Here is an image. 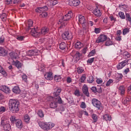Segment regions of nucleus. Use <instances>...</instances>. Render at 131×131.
<instances>
[{"label":"nucleus","instance_id":"obj_13","mask_svg":"<svg viewBox=\"0 0 131 131\" xmlns=\"http://www.w3.org/2000/svg\"><path fill=\"white\" fill-rule=\"evenodd\" d=\"M0 56L2 57H7L8 56V51L3 47H0Z\"/></svg>","mask_w":131,"mask_h":131},{"label":"nucleus","instance_id":"obj_28","mask_svg":"<svg viewBox=\"0 0 131 131\" xmlns=\"http://www.w3.org/2000/svg\"><path fill=\"white\" fill-rule=\"evenodd\" d=\"M48 32H49V28H47V27H45L42 28L41 30V34L45 35V34H47Z\"/></svg>","mask_w":131,"mask_h":131},{"label":"nucleus","instance_id":"obj_61","mask_svg":"<svg viewBox=\"0 0 131 131\" xmlns=\"http://www.w3.org/2000/svg\"><path fill=\"white\" fill-rule=\"evenodd\" d=\"M41 15L42 17H47L48 16V13L47 12H42L41 14Z\"/></svg>","mask_w":131,"mask_h":131},{"label":"nucleus","instance_id":"obj_16","mask_svg":"<svg viewBox=\"0 0 131 131\" xmlns=\"http://www.w3.org/2000/svg\"><path fill=\"white\" fill-rule=\"evenodd\" d=\"M82 92L85 96L86 97H90V93H89V88L86 85L84 84L83 86Z\"/></svg>","mask_w":131,"mask_h":131},{"label":"nucleus","instance_id":"obj_7","mask_svg":"<svg viewBox=\"0 0 131 131\" xmlns=\"http://www.w3.org/2000/svg\"><path fill=\"white\" fill-rule=\"evenodd\" d=\"M92 103L98 110H101V109H102V103H101V101L97 99L93 98L92 99Z\"/></svg>","mask_w":131,"mask_h":131},{"label":"nucleus","instance_id":"obj_45","mask_svg":"<svg viewBox=\"0 0 131 131\" xmlns=\"http://www.w3.org/2000/svg\"><path fill=\"white\" fill-rule=\"evenodd\" d=\"M128 32H129V28H125L123 30V35H125V34H126V33H128Z\"/></svg>","mask_w":131,"mask_h":131},{"label":"nucleus","instance_id":"obj_24","mask_svg":"<svg viewBox=\"0 0 131 131\" xmlns=\"http://www.w3.org/2000/svg\"><path fill=\"white\" fill-rule=\"evenodd\" d=\"M17 53L11 52L9 53V56L11 57L9 59H12V60L13 59H17Z\"/></svg>","mask_w":131,"mask_h":131},{"label":"nucleus","instance_id":"obj_19","mask_svg":"<svg viewBox=\"0 0 131 131\" xmlns=\"http://www.w3.org/2000/svg\"><path fill=\"white\" fill-rule=\"evenodd\" d=\"M0 90L1 91H2V92H4V93H5L6 94H8V93H9L10 92V88H9V87H7L6 85L1 86Z\"/></svg>","mask_w":131,"mask_h":131},{"label":"nucleus","instance_id":"obj_35","mask_svg":"<svg viewBox=\"0 0 131 131\" xmlns=\"http://www.w3.org/2000/svg\"><path fill=\"white\" fill-rule=\"evenodd\" d=\"M24 119L25 122H26L27 123H29V121L30 120V117H29V115L27 114L24 117Z\"/></svg>","mask_w":131,"mask_h":131},{"label":"nucleus","instance_id":"obj_40","mask_svg":"<svg viewBox=\"0 0 131 131\" xmlns=\"http://www.w3.org/2000/svg\"><path fill=\"white\" fill-rule=\"evenodd\" d=\"M1 18L3 21H6L7 20V14L6 13H3L1 16Z\"/></svg>","mask_w":131,"mask_h":131},{"label":"nucleus","instance_id":"obj_36","mask_svg":"<svg viewBox=\"0 0 131 131\" xmlns=\"http://www.w3.org/2000/svg\"><path fill=\"white\" fill-rule=\"evenodd\" d=\"M92 118L93 119L94 123L97 122L98 120V116L95 114H93L92 115Z\"/></svg>","mask_w":131,"mask_h":131},{"label":"nucleus","instance_id":"obj_15","mask_svg":"<svg viewBox=\"0 0 131 131\" xmlns=\"http://www.w3.org/2000/svg\"><path fill=\"white\" fill-rule=\"evenodd\" d=\"M44 77L47 80H53V73L51 72H47L45 74Z\"/></svg>","mask_w":131,"mask_h":131},{"label":"nucleus","instance_id":"obj_49","mask_svg":"<svg viewBox=\"0 0 131 131\" xmlns=\"http://www.w3.org/2000/svg\"><path fill=\"white\" fill-rule=\"evenodd\" d=\"M51 4L52 5V6H55V5L58 4V1L56 0H51Z\"/></svg>","mask_w":131,"mask_h":131},{"label":"nucleus","instance_id":"obj_31","mask_svg":"<svg viewBox=\"0 0 131 131\" xmlns=\"http://www.w3.org/2000/svg\"><path fill=\"white\" fill-rule=\"evenodd\" d=\"M66 43L64 42H62L61 43L59 44V49L63 51L66 49Z\"/></svg>","mask_w":131,"mask_h":131},{"label":"nucleus","instance_id":"obj_34","mask_svg":"<svg viewBox=\"0 0 131 131\" xmlns=\"http://www.w3.org/2000/svg\"><path fill=\"white\" fill-rule=\"evenodd\" d=\"M123 57H124L126 59H127L128 58H129L130 57V54H129V53H128L127 51L124 52L123 53Z\"/></svg>","mask_w":131,"mask_h":131},{"label":"nucleus","instance_id":"obj_48","mask_svg":"<svg viewBox=\"0 0 131 131\" xmlns=\"http://www.w3.org/2000/svg\"><path fill=\"white\" fill-rule=\"evenodd\" d=\"M129 102V98H126L124 100L123 103L124 104V105H126V104H128Z\"/></svg>","mask_w":131,"mask_h":131},{"label":"nucleus","instance_id":"obj_8","mask_svg":"<svg viewBox=\"0 0 131 131\" xmlns=\"http://www.w3.org/2000/svg\"><path fill=\"white\" fill-rule=\"evenodd\" d=\"M61 36L62 39L64 40H72V39L73 38L72 34L69 33L68 31L64 32Z\"/></svg>","mask_w":131,"mask_h":131},{"label":"nucleus","instance_id":"obj_57","mask_svg":"<svg viewBox=\"0 0 131 131\" xmlns=\"http://www.w3.org/2000/svg\"><path fill=\"white\" fill-rule=\"evenodd\" d=\"M22 78L24 81H25V82L27 81V76H26V75H23L22 76Z\"/></svg>","mask_w":131,"mask_h":131},{"label":"nucleus","instance_id":"obj_59","mask_svg":"<svg viewBox=\"0 0 131 131\" xmlns=\"http://www.w3.org/2000/svg\"><path fill=\"white\" fill-rule=\"evenodd\" d=\"M96 82L98 84H101V83H102V82H103V80H102V79H97L96 80Z\"/></svg>","mask_w":131,"mask_h":131},{"label":"nucleus","instance_id":"obj_23","mask_svg":"<svg viewBox=\"0 0 131 131\" xmlns=\"http://www.w3.org/2000/svg\"><path fill=\"white\" fill-rule=\"evenodd\" d=\"M83 47V44H82L80 41H77L75 43V49H77V50H78V49H81Z\"/></svg>","mask_w":131,"mask_h":131},{"label":"nucleus","instance_id":"obj_64","mask_svg":"<svg viewBox=\"0 0 131 131\" xmlns=\"http://www.w3.org/2000/svg\"><path fill=\"white\" fill-rule=\"evenodd\" d=\"M110 19H111V20L112 21H114V22H115V21H116V18H115L114 16H110Z\"/></svg>","mask_w":131,"mask_h":131},{"label":"nucleus","instance_id":"obj_17","mask_svg":"<svg viewBox=\"0 0 131 131\" xmlns=\"http://www.w3.org/2000/svg\"><path fill=\"white\" fill-rule=\"evenodd\" d=\"M93 14H94V15L95 16H97V17H98V18H100V16L102 15L101 12L100 11V9H99V7H98V6H97L95 9L94 10Z\"/></svg>","mask_w":131,"mask_h":131},{"label":"nucleus","instance_id":"obj_5","mask_svg":"<svg viewBox=\"0 0 131 131\" xmlns=\"http://www.w3.org/2000/svg\"><path fill=\"white\" fill-rule=\"evenodd\" d=\"M55 92L53 93L54 96L55 97V100H57L58 104H63V101L62 100V98L59 96L60 93L62 91L61 88H56L55 90Z\"/></svg>","mask_w":131,"mask_h":131},{"label":"nucleus","instance_id":"obj_46","mask_svg":"<svg viewBox=\"0 0 131 131\" xmlns=\"http://www.w3.org/2000/svg\"><path fill=\"white\" fill-rule=\"evenodd\" d=\"M0 73H2V74H3L4 76H5V77H6V76L8 75V74H7V72H6V71H5V70L4 69H2L1 70H0Z\"/></svg>","mask_w":131,"mask_h":131},{"label":"nucleus","instance_id":"obj_10","mask_svg":"<svg viewBox=\"0 0 131 131\" xmlns=\"http://www.w3.org/2000/svg\"><path fill=\"white\" fill-rule=\"evenodd\" d=\"M107 36L106 35H100L96 39V43H100V42L105 41L107 40Z\"/></svg>","mask_w":131,"mask_h":131},{"label":"nucleus","instance_id":"obj_42","mask_svg":"<svg viewBox=\"0 0 131 131\" xmlns=\"http://www.w3.org/2000/svg\"><path fill=\"white\" fill-rule=\"evenodd\" d=\"M95 54H96V49H94L91 51L88 55V57H92V56H95Z\"/></svg>","mask_w":131,"mask_h":131},{"label":"nucleus","instance_id":"obj_52","mask_svg":"<svg viewBox=\"0 0 131 131\" xmlns=\"http://www.w3.org/2000/svg\"><path fill=\"white\" fill-rule=\"evenodd\" d=\"M112 82H113V80L112 79L108 80V81L106 82V86H109V85H110V84H111Z\"/></svg>","mask_w":131,"mask_h":131},{"label":"nucleus","instance_id":"obj_11","mask_svg":"<svg viewBox=\"0 0 131 131\" xmlns=\"http://www.w3.org/2000/svg\"><path fill=\"white\" fill-rule=\"evenodd\" d=\"M68 4L69 6H74V7H77L79 6L80 4V1L79 0H69L68 1Z\"/></svg>","mask_w":131,"mask_h":131},{"label":"nucleus","instance_id":"obj_14","mask_svg":"<svg viewBox=\"0 0 131 131\" xmlns=\"http://www.w3.org/2000/svg\"><path fill=\"white\" fill-rule=\"evenodd\" d=\"M36 55H37V50H31L27 52V55L29 56V57L36 56Z\"/></svg>","mask_w":131,"mask_h":131},{"label":"nucleus","instance_id":"obj_30","mask_svg":"<svg viewBox=\"0 0 131 131\" xmlns=\"http://www.w3.org/2000/svg\"><path fill=\"white\" fill-rule=\"evenodd\" d=\"M37 114L40 118H42L45 117V114H43V112L41 110H38Z\"/></svg>","mask_w":131,"mask_h":131},{"label":"nucleus","instance_id":"obj_58","mask_svg":"<svg viewBox=\"0 0 131 131\" xmlns=\"http://www.w3.org/2000/svg\"><path fill=\"white\" fill-rule=\"evenodd\" d=\"M101 32V29H100V28H95V33H100V32Z\"/></svg>","mask_w":131,"mask_h":131},{"label":"nucleus","instance_id":"obj_55","mask_svg":"<svg viewBox=\"0 0 131 131\" xmlns=\"http://www.w3.org/2000/svg\"><path fill=\"white\" fill-rule=\"evenodd\" d=\"M41 7H37V8L35 10V12L36 13H41Z\"/></svg>","mask_w":131,"mask_h":131},{"label":"nucleus","instance_id":"obj_63","mask_svg":"<svg viewBox=\"0 0 131 131\" xmlns=\"http://www.w3.org/2000/svg\"><path fill=\"white\" fill-rule=\"evenodd\" d=\"M5 41V38L3 37H0V43H4V42Z\"/></svg>","mask_w":131,"mask_h":131},{"label":"nucleus","instance_id":"obj_2","mask_svg":"<svg viewBox=\"0 0 131 131\" xmlns=\"http://www.w3.org/2000/svg\"><path fill=\"white\" fill-rule=\"evenodd\" d=\"M9 107L12 113H18L20 110V102L17 99H10L9 102Z\"/></svg>","mask_w":131,"mask_h":131},{"label":"nucleus","instance_id":"obj_39","mask_svg":"<svg viewBox=\"0 0 131 131\" xmlns=\"http://www.w3.org/2000/svg\"><path fill=\"white\" fill-rule=\"evenodd\" d=\"M38 70L39 71H43L45 70V64H40L38 66Z\"/></svg>","mask_w":131,"mask_h":131},{"label":"nucleus","instance_id":"obj_37","mask_svg":"<svg viewBox=\"0 0 131 131\" xmlns=\"http://www.w3.org/2000/svg\"><path fill=\"white\" fill-rule=\"evenodd\" d=\"M18 119H17V118H16L15 116H11L10 118V121L12 123H16V121L18 120Z\"/></svg>","mask_w":131,"mask_h":131},{"label":"nucleus","instance_id":"obj_44","mask_svg":"<svg viewBox=\"0 0 131 131\" xmlns=\"http://www.w3.org/2000/svg\"><path fill=\"white\" fill-rule=\"evenodd\" d=\"M126 20L129 21L131 23V17L130 15L128 13H126Z\"/></svg>","mask_w":131,"mask_h":131},{"label":"nucleus","instance_id":"obj_62","mask_svg":"<svg viewBox=\"0 0 131 131\" xmlns=\"http://www.w3.org/2000/svg\"><path fill=\"white\" fill-rule=\"evenodd\" d=\"M41 9H42V11H48V8L47 6H44L43 7H41Z\"/></svg>","mask_w":131,"mask_h":131},{"label":"nucleus","instance_id":"obj_38","mask_svg":"<svg viewBox=\"0 0 131 131\" xmlns=\"http://www.w3.org/2000/svg\"><path fill=\"white\" fill-rule=\"evenodd\" d=\"M16 38V39H17V40L22 41L23 40H24V38H25V37L24 36L18 35V36H17Z\"/></svg>","mask_w":131,"mask_h":131},{"label":"nucleus","instance_id":"obj_21","mask_svg":"<svg viewBox=\"0 0 131 131\" xmlns=\"http://www.w3.org/2000/svg\"><path fill=\"white\" fill-rule=\"evenodd\" d=\"M81 56V54L80 53L77 52L76 54L74 56V59L76 61V62H78L79 61V59H80V57Z\"/></svg>","mask_w":131,"mask_h":131},{"label":"nucleus","instance_id":"obj_12","mask_svg":"<svg viewBox=\"0 0 131 131\" xmlns=\"http://www.w3.org/2000/svg\"><path fill=\"white\" fill-rule=\"evenodd\" d=\"M9 61H11L12 62V65H14L17 67L18 69H21L22 68V63L20 61L17 60L16 61H14V59L11 58H9Z\"/></svg>","mask_w":131,"mask_h":131},{"label":"nucleus","instance_id":"obj_18","mask_svg":"<svg viewBox=\"0 0 131 131\" xmlns=\"http://www.w3.org/2000/svg\"><path fill=\"white\" fill-rule=\"evenodd\" d=\"M15 125L16 127L19 129H21L23 127V123H22V121L20 119L16 121Z\"/></svg>","mask_w":131,"mask_h":131},{"label":"nucleus","instance_id":"obj_25","mask_svg":"<svg viewBox=\"0 0 131 131\" xmlns=\"http://www.w3.org/2000/svg\"><path fill=\"white\" fill-rule=\"evenodd\" d=\"M9 120L5 119V118L3 117L1 118V125H2V126H4V125H6L7 123H9Z\"/></svg>","mask_w":131,"mask_h":131},{"label":"nucleus","instance_id":"obj_33","mask_svg":"<svg viewBox=\"0 0 131 131\" xmlns=\"http://www.w3.org/2000/svg\"><path fill=\"white\" fill-rule=\"evenodd\" d=\"M127 63H128V59H125L121 62H120L119 64L122 66V67L124 68V66H125V65L127 64Z\"/></svg>","mask_w":131,"mask_h":131},{"label":"nucleus","instance_id":"obj_4","mask_svg":"<svg viewBox=\"0 0 131 131\" xmlns=\"http://www.w3.org/2000/svg\"><path fill=\"white\" fill-rule=\"evenodd\" d=\"M77 18L78 19L79 23L82 25L83 29L85 30V29H88L89 25L88 24L86 20H85V18L84 16H83L82 15H79Z\"/></svg>","mask_w":131,"mask_h":131},{"label":"nucleus","instance_id":"obj_47","mask_svg":"<svg viewBox=\"0 0 131 131\" xmlns=\"http://www.w3.org/2000/svg\"><path fill=\"white\" fill-rule=\"evenodd\" d=\"M88 81L89 83H93V81H94V77L93 76H90Z\"/></svg>","mask_w":131,"mask_h":131},{"label":"nucleus","instance_id":"obj_32","mask_svg":"<svg viewBox=\"0 0 131 131\" xmlns=\"http://www.w3.org/2000/svg\"><path fill=\"white\" fill-rule=\"evenodd\" d=\"M62 77H61L60 75H55L54 76V80L57 82L61 81Z\"/></svg>","mask_w":131,"mask_h":131},{"label":"nucleus","instance_id":"obj_3","mask_svg":"<svg viewBox=\"0 0 131 131\" xmlns=\"http://www.w3.org/2000/svg\"><path fill=\"white\" fill-rule=\"evenodd\" d=\"M33 25V21L31 19H29L28 21V29L30 30L31 29L30 31V33L32 36L34 37H38L40 36V33L37 32L36 30H35V28H32Z\"/></svg>","mask_w":131,"mask_h":131},{"label":"nucleus","instance_id":"obj_54","mask_svg":"<svg viewBox=\"0 0 131 131\" xmlns=\"http://www.w3.org/2000/svg\"><path fill=\"white\" fill-rule=\"evenodd\" d=\"M80 107L82 109H84L85 108H86V106L85 105V103H84V102H82L80 105Z\"/></svg>","mask_w":131,"mask_h":131},{"label":"nucleus","instance_id":"obj_26","mask_svg":"<svg viewBox=\"0 0 131 131\" xmlns=\"http://www.w3.org/2000/svg\"><path fill=\"white\" fill-rule=\"evenodd\" d=\"M3 128L5 131H10L11 130V125L10 124V123H7L6 124V125H4V126H3Z\"/></svg>","mask_w":131,"mask_h":131},{"label":"nucleus","instance_id":"obj_43","mask_svg":"<svg viewBox=\"0 0 131 131\" xmlns=\"http://www.w3.org/2000/svg\"><path fill=\"white\" fill-rule=\"evenodd\" d=\"M83 71H84L83 68L78 67L77 68V72L79 74H81V73H82V72H83Z\"/></svg>","mask_w":131,"mask_h":131},{"label":"nucleus","instance_id":"obj_9","mask_svg":"<svg viewBox=\"0 0 131 131\" xmlns=\"http://www.w3.org/2000/svg\"><path fill=\"white\" fill-rule=\"evenodd\" d=\"M51 100L50 103V107L52 109H55V108H57L58 107V100L57 99H55L53 97H51Z\"/></svg>","mask_w":131,"mask_h":131},{"label":"nucleus","instance_id":"obj_56","mask_svg":"<svg viewBox=\"0 0 131 131\" xmlns=\"http://www.w3.org/2000/svg\"><path fill=\"white\" fill-rule=\"evenodd\" d=\"M91 90L92 91V92H93V93H98V91H97V88L95 86L91 88Z\"/></svg>","mask_w":131,"mask_h":131},{"label":"nucleus","instance_id":"obj_20","mask_svg":"<svg viewBox=\"0 0 131 131\" xmlns=\"http://www.w3.org/2000/svg\"><path fill=\"white\" fill-rule=\"evenodd\" d=\"M105 46H106V47H109V46H115V43L113 42L112 41H111L110 38H108L106 39Z\"/></svg>","mask_w":131,"mask_h":131},{"label":"nucleus","instance_id":"obj_41","mask_svg":"<svg viewBox=\"0 0 131 131\" xmlns=\"http://www.w3.org/2000/svg\"><path fill=\"white\" fill-rule=\"evenodd\" d=\"M119 16L121 19H125V15H124V13L122 12H119Z\"/></svg>","mask_w":131,"mask_h":131},{"label":"nucleus","instance_id":"obj_27","mask_svg":"<svg viewBox=\"0 0 131 131\" xmlns=\"http://www.w3.org/2000/svg\"><path fill=\"white\" fill-rule=\"evenodd\" d=\"M103 119L106 120V121H111L112 118L111 117V116L108 114H105L103 116Z\"/></svg>","mask_w":131,"mask_h":131},{"label":"nucleus","instance_id":"obj_1","mask_svg":"<svg viewBox=\"0 0 131 131\" xmlns=\"http://www.w3.org/2000/svg\"><path fill=\"white\" fill-rule=\"evenodd\" d=\"M72 15V12H69L67 14L62 16L58 21V24L59 25V29H62V28H65L66 25L68 24V21L71 19V16Z\"/></svg>","mask_w":131,"mask_h":131},{"label":"nucleus","instance_id":"obj_51","mask_svg":"<svg viewBox=\"0 0 131 131\" xmlns=\"http://www.w3.org/2000/svg\"><path fill=\"white\" fill-rule=\"evenodd\" d=\"M86 78V77H85L84 75L82 76L80 78L81 82H82V83L84 82V80H85Z\"/></svg>","mask_w":131,"mask_h":131},{"label":"nucleus","instance_id":"obj_29","mask_svg":"<svg viewBox=\"0 0 131 131\" xmlns=\"http://www.w3.org/2000/svg\"><path fill=\"white\" fill-rule=\"evenodd\" d=\"M119 91L120 92L121 96H123L125 93V90L124 89V86H120L119 87Z\"/></svg>","mask_w":131,"mask_h":131},{"label":"nucleus","instance_id":"obj_6","mask_svg":"<svg viewBox=\"0 0 131 131\" xmlns=\"http://www.w3.org/2000/svg\"><path fill=\"white\" fill-rule=\"evenodd\" d=\"M40 127L44 129V130H49L50 128L54 127V124L52 123H45L42 122H40L38 123Z\"/></svg>","mask_w":131,"mask_h":131},{"label":"nucleus","instance_id":"obj_53","mask_svg":"<svg viewBox=\"0 0 131 131\" xmlns=\"http://www.w3.org/2000/svg\"><path fill=\"white\" fill-rule=\"evenodd\" d=\"M94 60H95V58H89L87 62L88 63H90V64H92L94 62Z\"/></svg>","mask_w":131,"mask_h":131},{"label":"nucleus","instance_id":"obj_22","mask_svg":"<svg viewBox=\"0 0 131 131\" xmlns=\"http://www.w3.org/2000/svg\"><path fill=\"white\" fill-rule=\"evenodd\" d=\"M12 92H13L14 94H18L21 93V90H20V88H19V86H15L12 89Z\"/></svg>","mask_w":131,"mask_h":131},{"label":"nucleus","instance_id":"obj_50","mask_svg":"<svg viewBox=\"0 0 131 131\" xmlns=\"http://www.w3.org/2000/svg\"><path fill=\"white\" fill-rule=\"evenodd\" d=\"M6 112V107L5 106H1L0 107V113H4V112Z\"/></svg>","mask_w":131,"mask_h":131},{"label":"nucleus","instance_id":"obj_60","mask_svg":"<svg viewBox=\"0 0 131 131\" xmlns=\"http://www.w3.org/2000/svg\"><path fill=\"white\" fill-rule=\"evenodd\" d=\"M71 81H72L71 78L70 77H68L67 79V82H68V83H70Z\"/></svg>","mask_w":131,"mask_h":131}]
</instances>
